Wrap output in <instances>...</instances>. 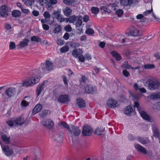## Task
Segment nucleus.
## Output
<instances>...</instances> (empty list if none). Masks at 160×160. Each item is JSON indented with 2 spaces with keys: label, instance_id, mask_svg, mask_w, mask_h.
I'll list each match as a JSON object with an SVG mask.
<instances>
[{
  "label": "nucleus",
  "instance_id": "nucleus-8",
  "mask_svg": "<svg viewBox=\"0 0 160 160\" xmlns=\"http://www.w3.org/2000/svg\"><path fill=\"white\" fill-rule=\"evenodd\" d=\"M2 150L5 154L7 156H11L14 152L12 148L7 145L4 146L2 148Z\"/></svg>",
  "mask_w": 160,
  "mask_h": 160
},
{
  "label": "nucleus",
  "instance_id": "nucleus-55",
  "mask_svg": "<svg viewBox=\"0 0 160 160\" xmlns=\"http://www.w3.org/2000/svg\"><path fill=\"white\" fill-rule=\"evenodd\" d=\"M28 104V102L25 100H23L22 102L21 105L23 107L27 106Z\"/></svg>",
  "mask_w": 160,
  "mask_h": 160
},
{
  "label": "nucleus",
  "instance_id": "nucleus-53",
  "mask_svg": "<svg viewBox=\"0 0 160 160\" xmlns=\"http://www.w3.org/2000/svg\"><path fill=\"white\" fill-rule=\"evenodd\" d=\"M79 60L82 62H83L85 60V57L81 54L78 57Z\"/></svg>",
  "mask_w": 160,
  "mask_h": 160
},
{
  "label": "nucleus",
  "instance_id": "nucleus-32",
  "mask_svg": "<svg viewBox=\"0 0 160 160\" xmlns=\"http://www.w3.org/2000/svg\"><path fill=\"white\" fill-rule=\"evenodd\" d=\"M12 15L13 17L17 18L20 17L21 15L20 12L18 10H14L12 12Z\"/></svg>",
  "mask_w": 160,
  "mask_h": 160
},
{
  "label": "nucleus",
  "instance_id": "nucleus-48",
  "mask_svg": "<svg viewBox=\"0 0 160 160\" xmlns=\"http://www.w3.org/2000/svg\"><path fill=\"white\" fill-rule=\"evenodd\" d=\"M43 16L45 19H48L50 18V15L49 12L46 11L43 13Z\"/></svg>",
  "mask_w": 160,
  "mask_h": 160
},
{
  "label": "nucleus",
  "instance_id": "nucleus-13",
  "mask_svg": "<svg viewBox=\"0 0 160 160\" xmlns=\"http://www.w3.org/2000/svg\"><path fill=\"white\" fill-rule=\"evenodd\" d=\"M58 101L62 103H66L69 101L68 96L67 95H62L59 97Z\"/></svg>",
  "mask_w": 160,
  "mask_h": 160
},
{
  "label": "nucleus",
  "instance_id": "nucleus-14",
  "mask_svg": "<svg viewBox=\"0 0 160 160\" xmlns=\"http://www.w3.org/2000/svg\"><path fill=\"white\" fill-rule=\"evenodd\" d=\"M130 35L134 37H137L142 35V32L138 29L133 28L130 32Z\"/></svg>",
  "mask_w": 160,
  "mask_h": 160
},
{
  "label": "nucleus",
  "instance_id": "nucleus-36",
  "mask_svg": "<svg viewBox=\"0 0 160 160\" xmlns=\"http://www.w3.org/2000/svg\"><path fill=\"white\" fill-rule=\"evenodd\" d=\"M61 27L60 25H58L55 27L53 30V32L55 33H58L61 31Z\"/></svg>",
  "mask_w": 160,
  "mask_h": 160
},
{
  "label": "nucleus",
  "instance_id": "nucleus-45",
  "mask_svg": "<svg viewBox=\"0 0 160 160\" xmlns=\"http://www.w3.org/2000/svg\"><path fill=\"white\" fill-rule=\"evenodd\" d=\"M155 66L153 64H146L144 65V68L147 69H150L154 68Z\"/></svg>",
  "mask_w": 160,
  "mask_h": 160
},
{
  "label": "nucleus",
  "instance_id": "nucleus-38",
  "mask_svg": "<svg viewBox=\"0 0 160 160\" xmlns=\"http://www.w3.org/2000/svg\"><path fill=\"white\" fill-rule=\"evenodd\" d=\"M87 80V79L84 76H82L80 81V84L82 85H85Z\"/></svg>",
  "mask_w": 160,
  "mask_h": 160
},
{
  "label": "nucleus",
  "instance_id": "nucleus-25",
  "mask_svg": "<svg viewBox=\"0 0 160 160\" xmlns=\"http://www.w3.org/2000/svg\"><path fill=\"white\" fill-rule=\"evenodd\" d=\"M29 41V40L28 39H25L20 42L18 45V46L20 48H23L26 47L27 46Z\"/></svg>",
  "mask_w": 160,
  "mask_h": 160
},
{
  "label": "nucleus",
  "instance_id": "nucleus-21",
  "mask_svg": "<svg viewBox=\"0 0 160 160\" xmlns=\"http://www.w3.org/2000/svg\"><path fill=\"white\" fill-rule=\"evenodd\" d=\"M31 82L30 79L25 80L23 81L21 86L23 87H27L31 86H32Z\"/></svg>",
  "mask_w": 160,
  "mask_h": 160
},
{
  "label": "nucleus",
  "instance_id": "nucleus-63",
  "mask_svg": "<svg viewBox=\"0 0 160 160\" xmlns=\"http://www.w3.org/2000/svg\"><path fill=\"white\" fill-rule=\"evenodd\" d=\"M22 12H23L24 13L28 14V13L29 12V10L25 9L24 8H23L22 9Z\"/></svg>",
  "mask_w": 160,
  "mask_h": 160
},
{
  "label": "nucleus",
  "instance_id": "nucleus-62",
  "mask_svg": "<svg viewBox=\"0 0 160 160\" xmlns=\"http://www.w3.org/2000/svg\"><path fill=\"white\" fill-rule=\"evenodd\" d=\"M64 41L61 39H59L57 43L58 45H62L64 43Z\"/></svg>",
  "mask_w": 160,
  "mask_h": 160
},
{
  "label": "nucleus",
  "instance_id": "nucleus-58",
  "mask_svg": "<svg viewBox=\"0 0 160 160\" xmlns=\"http://www.w3.org/2000/svg\"><path fill=\"white\" fill-rule=\"evenodd\" d=\"M32 14L35 17H37L38 16L39 13L37 11L33 10L32 12Z\"/></svg>",
  "mask_w": 160,
  "mask_h": 160
},
{
  "label": "nucleus",
  "instance_id": "nucleus-59",
  "mask_svg": "<svg viewBox=\"0 0 160 160\" xmlns=\"http://www.w3.org/2000/svg\"><path fill=\"white\" fill-rule=\"evenodd\" d=\"M69 37V34L68 33H66L63 36V38L67 40L68 39Z\"/></svg>",
  "mask_w": 160,
  "mask_h": 160
},
{
  "label": "nucleus",
  "instance_id": "nucleus-19",
  "mask_svg": "<svg viewBox=\"0 0 160 160\" xmlns=\"http://www.w3.org/2000/svg\"><path fill=\"white\" fill-rule=\"evenodd\" d=\"M104 128H97L94 132V133L98 135L104 134Z\"/></svg>",
  "mask_w": 160,
  "mask_h": 160
},
{
  "label": "nucleus",
  "instance_id": "nucleus-33",
  "mask_svg": "<svg viewBox=\"0 0 160 160\" xmlns=\"http://www.w3.org/2000/svg\"><path fill=\"white\" fill-rule=\"evenodd\" d=\"M55 140L58 142H62L63 140V136L61 134L58 135L55 137Z\"/></svg>",
  "mask_w": 160,
  "mask_h": 160
},
{
  "label": "nucleus",
  "instance_id": "nucleus-49",
  "mask_svg": "<svg viewBox=\"0 0 160 160\" xmlns=\"http://www.w3.org/2000/svg\"><path fill=\"white\" fill-rule=\"evenodd\" d=\"M16 46L14 42H11L9 44V48L11 49H13L15 48Z\"/></svg>",
  "mask_w": 160,
  "mask_h": 160
},
{
  "label": "nucleus",
  "instance_id": "nucleus-35",
  "mask_svg": "<svg viewBox=\"0 0 160 160\" xmlns=\"http://www.w3.org/2000/svg\"><path fill=\"white\" fill-rule=\"evenodd\" d=\"M91 10L92 12L95 14H97L99 11V8L97 7H93L91 8Z\"/></svg>",
  "mask_w": 160,
  "mask_h": 160
},
{
  "label": "nucleus",
  "instance_id": "nucleus-10",
  "mask_svg": "<svg viewBox=\"0 0 160 160\" xmlns=\"http://www.w3.org/2000/svg\"><path fill=\"white\" fill-rule=\"evenodd\" d=\"M138 0H121V5L124 6H129L132 4H135L138 3Z\"/></svg>",
  "mask_w": 160,
  "mask_h": 160
},
{
  "label": "nucleus",
  "instance_id": "nucleus-26",
  "mask_svg": "<svg viewBox=\"0 0 160 160\" xmlns=\"http://www.w3.org/2000/svg\"><path fill=\"white\" fill-rule=\"evenodd\" d=\"M63 12L65 15L67 16H68L72 14V10L68 7H66L65 8L63 9Z\"/></svg>",
  "mask_w": 160,
  "mask_h": 160
},
{
  "label": "nucleus",
  "instance_id": "nucleus-6",
  "mask_svg": "<svg viewBox=\"0 0 160 160\" xmlns=\"http://www.w3.org/2000/svg\"><path fill=\"white\" fill-rule=\"evenodd\" d=\"M10 12L8 7L6 5H3L0 7V15L3 18H7Z\"/></svg>",
  "mask_w": 160,
  "mask_h": 160
},
{
  "label": "nucleus",
  "instance_id": "nucleus-60",
  "mask_svg": "<svg viewBox=\"0 0 160 160\" xmlns=\"http://www.w3.org/2000/svg\"><path fill=\"white\" fill-rule=\"evenodd\" d=\"M85 58L88 60H89L92 59V57L89 54H87L85 55Z\"/></svg>",
  "mask_w": 160,
  "mask_h": 160
},
{
  "label": "nucleus",
  "instance_id": "nucleus-50",
  "mask_svg": "<svg viewBox=\"0 0 160 160\" xmlns=\"http://www.w3.org/2000/svg\"><path fill=\"white\" fill-rule=\"evenodd\" d=\"M122 73L126 77H128L130 75L129 73L126 70H124Z\"/></svg>",
  "mask_w": 160,
  "mask_h": 160
},
{
  "label": "nucleus",
  "instance_id": "nucleus-57",
  "mask_svg": "<svg viewBox=\"0 0 160 160\" xmlns=\"http://www.w3.org/2000/svg\"><path fill=\"white\" fill-rule=\"evenodd\" d=\"M61 124L63 127L67 128L68 130V131L69 130V128H69V126L66 122H62L61 123Z\"/></svg>",
  "mask_w": 160,
  "mask_h": 160
},
{
  "label": "nucleus",
  "instance_id": "nucleus-3",
  "mask_svg": "<svg viewBox=\"0 0 160 160\" xmlns=\"http://www.w3.org/2000/svg\"><path fill=\"white\" fill-rule=\"evenodd\" d=\"M69 131L72 137V142L74 143L75 142L74 140V137L79 136L81 133V130L77 127L73 125L69 128Z\"/></svg>",
  "mask_w": 160,
  "mask_h": 160
},
{
  "label": "nucleus",
  "instance_id": "nucleus-30",
  "mask_svg": "<svg viewBox=\"0 0 160 160\" xmlns=\"http://www.w3.org/2000/svg\"><path fill=\"white\" fill-rule=\"evenodd\" d=\"M133 111V108L130 106H127L124 110V113L126 114H129Z\"/></svg>",
  "mask_w": 160,
  "mask_h": 160
},
{
  "label": "nucleus",
  "instance_id": "nucleus-1",
  "mask_svg": "<svg viewBox=\"0 0 160 160\" xmlns=\"http://www.w3.org/2000/svg\"><path fill=\"white\" fill-rule=\"evenodd\" d=\"M24 118L22 116L19 117L14 121L12 120H9L7 123L10 127L17 126L18 125H22L25 122Z\"/></svg>",
  "mask_w": 160,
  "mask_h": 160
},
{
  "label": "nucleus",
  "instance_id": "nucleus-4",
  "mask_svg": "<svg viewBox=\"0 0 160 160\" xmlns=\"http://www.w3.org/2000/svg\"><path fill=\"white\" fill-rule=\"evenodd\" d=\"M134 108H137L138 109L139 112L140 113L141 117L144 119L149 121L150 120L149 116L146 114V113L142 110L141 107L139 103L138 102H134Z\"/></svg>",
  "mask_w": 160,
  "mask_h": 160
},
{
  "label": "nucleus",
  "instance_id": "nucleus-27",
  "mask_svg": "<svg viewBox=\"0 0 160 160\" xmlns=\"http://www.w3.org/2000/svg\"><path fill=\"white\" fill-rule=\"evenodd\" d=\"M77 18H78L76 20L75 25L76 27H79L81 26L82 24V18L81 16H78Z\"/></svg>",
  "mask_w": 160,
  "mask_h": 160
},
{
  "label": "nucleus",
  "instance_id": "nucleus-64",
  "mask_svg": "<svg viewBox=\"0 0 160 160\" xmlns=\"http://www.w3.org/2000/svg\"><path fill=\"white\" fill-rule=\"evenodd\" d=\"M84 22H87L89 20V17L87 15H85L83 18Z\"/></svg>",
  "mask_w": 160,
  "mask_h": 160
},
{
  "label": "nucleus",
  "instance_id": "nucleus-17",
  "mask_svg": "<svg viewBox=\"0 0 160 160\" xmlns=\"http://www.w3.org/2000/svg\"><path fill=\"white\" fill-rule=\"evenodd\" d=\"M85 92L88 93H92L96 91L95 87H93L92 85H87L85 87Z\"/></svg>",
  "mask_w": 160,
  "mask_h": 160
},
{
  "label": "nucleus",
  "instance_id": "nucleus-54",
  "mask_svg": "<svg viewBox=\"0 0 160 160\" xmlns=\"http://www.w3.org/2000/svg\"><path fill=\"white\" fill-rule=\"evenodd\" d=\"M152 12V9L151 10H147L146 11H145V12H144L143 13V14L145 16H147L148 14H149L150 13H151V12Z\"/></svg>",
  "mask_w": 160,
  "mask_h": 160
},
{
  "label": "nucleus",
  "instance_id": "nucleus-44",
  "mask_svg": "<svg viewBox=\"0 0 160 160\" xmlns=\"http://www.w3.org/2000/svg\"><path fill=\"white\" fill-rule=\"evenodd\" d=\"M150 98L151 99H158L157 92L153 93L150 95Z\"/></svg>",
  "mask_w": 160,
  "mask_h": 160
},
{
  "label": "nucleus",
  "instance_id": "nucleus-40",
  "mask_svg": "<svg viewBox=\"0 0 160 160\" xmlns=\"http://www.w3.org/2000/svg\"><path fill=\"white\" fill-rule=\"evenodd\" d=\"M116 13L118 17H121L123 14V12L122 9H119L116 11Z\"/></svg>",
  "mask_w": 160,
  "mask_h": 160
},
{
  "label": "nucleus",
  "instance_id": "nucleus-61",
  "mask_svg": "<svg viewBox=\"0 0 160 160\" xmlns=\"http://www.w3.org/2000/svg\"><path fill=\"white\" fill-rule=\"evenodd\" d=\"M62 78H63V80L64 81V84L65 85H66L67 86H68V82H67V79L66 77L65 76L63 75L62 76Z\"/></svg>",
  "mask_w": 160,
  "mask_h": 160
},
{
  "label": "nucleus",
  "instance_id": "nucleus-56",
  "mask_svg": "<svg viewBox=\"0 0 160 160\" xmlns=\"http://www.w3.org/2000/svg\"><path fill=\"white\" fill-rule=\"evenodd\" d=\"M39 1L41 5L44 6L47 2L48 0H39Z\"/></svg>",
  "mask_w": 160,
  "mask_h": 160
},
{
  "label": "nucleus",
  "instance_id": "nucleus-31",
  "mask_svg": "<svg viewBox=\"0 0 160 160\" xmlns=\"http://www.w3.org/2000/svg\"><path fill=\"white\" fill-rule=\"evenodd\" d=\"M82 51H73L72 52V55L75 57L77 58L82 54Z\"/></svg>",
  "mask_w": 160,
  "mask_h": 160
},
{
  "label": "nucleus",
  "instance_id": "nucleus-20",
  "mask_svg": "<svg viewBox=\"0 0 160 160\" xmlns=\"http://www.w3.org/2000/svg\"><path fill=\"white\" fill-rule=\"evenodd\" d=\"M45 67L47 70L48 71L51 70L53 68V64L50 61L47 60L45 64Z\"/></svg>",
  "mask_w": 160,
  "mask_h": 160
},
{
  "label": "nucleus",
  "instance_id": "nucleus-39",
  "mask_svg": "<svg viewBox=\"0 0 160 160\" xmlns=\"http://www.w3.org/2000/svg\"><path fill=\"white\" fill-rule=\"evenodd\" d=\"M77 18L76 16L74 15L70 16L69 18V22L70 23H73L76 19Z\"/></svg>",
  "mask_w": 160,
  "mask_h": 160
},
{
  "label": "nucleus",
  "instance_id": "nucleus-29",
  "mask_svg": "<svg viewBox=\"0 0 160 160\" xmlns=\"http://www.w3.org/2000/svg\"><path fill=\"white\" fill-rule=\"evenodd\" d=\"M22 1L26 5L28 6H31L35 2L34 0H22Z\"/></svg>",
  "mask_w": 160,
  "mask_h": 160
},
{
  "label": "nucleus",
  "instance_id": "nucleus-9",
  "mask_svg": "<svg viewBox=\"0 0 160 160\" xmlns=\"http://www.w3.org/2000/svg\"><path fill=\"white\" fill-rule=\"evenodd\" d=\"M92 132V128L88 125H85L83 128L82 132L83 135L85 136H90Z\"/></svg>",
  "mask_w": 160,
  "mask_h": 160
},
{
  "label": "nucleus",
  "instance_id": "nucleus-5",
  "mask_svg": "<svg viewBox=\"0 0 160 160\" xmlns=\"http://www.w3.org/2000/svg\"><path fill=\"white\" fill-rule=\"evenodd\" d=\"M20 86L19 85L15 87H10L7 89L5 91L6 95L9 98L14 96L16 92L17 89L19 88Z\"/></svg>",
  "mask_w": 160,
  "mask_h": 160
},
{
  "label": "nucleus",
  "instance_id": "nucleus-52",
  "mask_svg": "<svg viewBox=\"0 0 160 160\" xmlns=\"http://www.w3.org/2000/svg\"><path fill=\"white\" fill-rule=\"evenodd\" d=\"M43 29L45 30H49V27L48 25L45 24H43L42 25Z\"/></svg>",
  "mask_w": 160,
  "mask_h": 160
},
{
  "label": "nucleus",
  "instance_id": "nucleus-12",
  "mask_svg": "<svg viewBox=\"0 0 160 160\" xmlns=\"http://www.w3.org/2000/svg\"><path fill=\"white\" fill-rule=\"evenodd\" d=\"M134 147L137 150L144 154H147V151L146 149L141 145L139 144H135L134 145Z\"/></svg>",
  "mask_w": 160,
  "mask_h": 160
},
{
  "label": "nucleus",
  "instance_id": "nucleus-2",
  "mask_svg": "<svg viewBox=\"0 0 160 160\" xmlns=\"http://www.w3.org/2000/svg\"><path fill=\"white\" fill-rule=\"evenodd\" d=\"M148 88L150 90L158 89L160 86V83L158 81L153 78L150 79L147 81Z\"/></svg>",
  "mask_w": 160,
  "mask_h": 160
},
{
  "label": "nucleus",
  "instance_id": "nucleus-24",
  "mask_svg": "<svg viewBox=\"0 0 160 160\" xmlns=\"http://www.w3.org/2000/svg\"><path fill=\"white\" fill-rule=\"evenodd\" d=\"M42 108V106L40 104H37L33 109V113L34 114H36L40 111Z\"/></svg>",
  "mask_w": 160,
  "mask_h": 160
},
{
  "label": "nucleus",
  "instance_id": "nucleus-41",
  "mask_svg": "<svg viewBox=\"0 0 160 160\" xmlns=\"http://www.w3.org/2000/svg\"><path fill=\"white\" fill-rule=\"evenodd\" d=\"M48 112V110H43L41 112L40 114V116L42 118L45 117L47 115Z\"/></svg>",
  "mask_w": 160,
  "mask_h": 160
},
{
  "label": "nucleus",
  "instance_id": "nucleus-51",
  "mask_svg": "<svg viewBox=\"0 0 160 160\" xmlns=\"http://www.w3.org/2000/svg\"><path fill=\"white\" fill-rule=\"evenodd\" d=\"M153 136L156 137H158L159 133L157 129H155L153 131Z\"/></svg>",
  "mask_w": 160,
  "mask_h": 160
},
{
  "label": "nucleus",
  "instance_id": "nucleus-28",
  "mask_svg": "<svg viewBox=\"0 0 160 160\" xmlns=\"http://www.w3.org/2000/svg\"><path fill=\"white\" fill-rule=\"evenodd\" d=\"M2 141L6 144H8L10 142L9 138L8 137L5 135H2L1 136Z\"/></svg>",
  "mask_w": 160,
  "mask_h": 160
},
{
  "label": "nucleus",
  "instance_id": "nucleus-16",
  "mask_svg": "<svg viewBox=\"0 0 160 160\" xmlns=\"http://www.w3.org/2000/svg\"><path fill=\"white\" fill-rule=\"evenodd\" d=\"M47 82V81H44L41 85L39 84L38 86L36 89V93L37 96L40 95L41 92L43 90L44 88L45 84Z\"/></svg>",
  "mask_w": 160,
  "mask_h": 160
},
{
  "label": "nucleus",
  "instance_id": "nucleus-18",
  "mask_svg": "<svg viewBox=\"0 0 160 160\" xmlns=\"http://www.w3.org/2000/svg\"><path fill=\"white\" fill-rule=\"evenodd\" d=\"M76 104L80 108H83L85 107V102L82 98L77 99Z\"/></svg>",
  "mask_w": 160,
  "mask_h": 160
},
{
  "label": "nucleus",
  "instance_id": "nucleus-22",
  "mask_svg": "<svg viewBox=\"0 0 160 160\" xmlns=\"http://www.w3.org/2000/svg\"><path fill=\"white\" fill-rule=\"evenodd\" d=\"M31 81V83H32V86L37 83L39 81L40 78L39 76H37L35 77H32L30 78Z\"/></svg>",
  "mask_w": 160,
  "mask_h": 160
},
{
  "label": "nucleus",
  "instance_id": "nucleus-7",
  "mask_svg": "<svg viewBox=\"0 0 160 160\" xmlns=\"http://www.w3.org/2000/svg\"><path fill=\"white\" fill-rule=\"evenodd\" d=\"M42 125L46 128L51 129L53 127L54 124L52 120L50 119H45L42 122Z\"/></svg>",
  "mask_w": 160,
  "mask_h": 160
},
{
  "label": "nucleus",
  "instance_id": "nucleus-34",
  "mask_svg": "<svg viewBox=\"0 0 160 160\" xmlns=\"http://www.w3.org/2000/svg\"><path fill=\"white\" fill-rule=\"evenodd\" d=\"M31 40L32 41H35L37 42H40L41 41V39L36 36H34L31 37Z\"/></svg>",
  "mask_w": 160,
  "mask_h": 160
},
{
  "label": "nucleus",
  "instance_id": "nucleus-11",
  "mask_svg": "<svg viewBox=\"0 0 160 160\" xmlns=\"http://www.w3.org/2000/svg\"><path fill=\"white\" fill-rule=\"evenodd\" d=\"M53 14L58 22H62L65 21V18L60 14L59 11H54Z\"/></svg>",
  "mask_w": 160,
  "mask_h": 160
},
{
  "label": "nucleus",
  "instance_id": "nucleus-15",
  "mask_svg": "<svg viewBox=\"0 0 160 160\" xmlns=\"http://www.w3.org/2000/svg\"><path fill=\"white\" fill-rule=\"evenodd\" d=\"M107 105L109 107L115 108L118 105V102L114 100L109 99L107 102Z\"/></svg>",
  "mask_w": 160,
  "mask_h": 160
},
{
  "label": "nucleus",
  "instance_id": "nucleus-46",
  "mask_svg": "<svg viewBox=\"0 0 160 160\" xmlns=\"http://www.w3.org/2000/svg\"><path fill=\"white\" fill-rule=\"evenodd\" d=\"M100 9L102 10H103L105 12H109L111 11L106 6H102L101 7Z\"/></svg>",
  "mask_w": 160,
  "mask_h": 160
},
{
  "label": "nucleus",
  "instance_id": "nucleus-47",
  "mask_svg": "<svg viewBox=\"0 0 160 160\" xmlns=\"http://www.w3.org/2000/svg\"><path fill=\"white\" fill-rule=\"evenodd\" d=\"M65 30L67 32H70L72 30V28L70 25H67L64 27Z\"/></svg>",
  "mask_w": 160,
  "mask_h": 160
},
{
  "label": "nucleus",
  "instance_id": "nucleus-37",
  "mask_svg": "<svg viewBox=\"0 0 160 160\" xmlns=\"http://www.w3.org/2000/svg\"><path fill=\"white\" fill-rule=\"evenodd\" d=\"M138 140L139 142L142 144H146L148 142V141L147 139H145L141 137L138 138Z\"/></svg>",
  "mask_w": 160,
  "mask_h": 160
},
{
  "label": "nucleus",
  "instance_id": "nucleus-42",
  "mask_svg": "<svg viewBox=\"0 0 160 160\" xmlns=\"http://www.w3.org/2000/svg\"><path fill=\"white\" fill-rule=\"evenodd\" d=\"M74 1V0H64L63 2L68 5H70L72 4Z\"/></svg>",
  "mask_w": 160,
  "mask_h": 160
},
{
  "label": "nucleus",
  "instance_id": "nucleus-23",
  "mask_svg": "<svg viewBox=\"0 0 160 160\" xmlns=\"http://www.w3.org/2000/svg\"><path fill=\"white\" fill-rule=\"evenodd\" d=\"M110 53L113 57L115 58L116 60L119 61L121 59V55L115 51H113L111 52Z\"/></svg>",
  "mask_w": 160,
  "mask_h": 160
},
{
  "label": "nucleus",
  "instance_id": "nucleus-43",
  "mask_svg": "<svg viewBox=\"0 0 160 160\" xmlns=\"http://www.w3.org/2000/svg\"><path fill=\"white\" fill-rule=\"evenodd\" d=\"M86 34L89 35L92 34L94 33V31L92 28H89L86 30Z\"/></svg>",
  "mask_w": 160,
  "mask_h": 160
}]
</instances>
